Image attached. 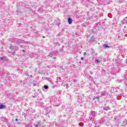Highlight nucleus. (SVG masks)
Listing matches in <instances>:
<instances>
[{
	"instance_id": "1",
	"label": "nucleus",
	"mask_w": 127,
	"mask_h": 127,
	"mask_svg": "<svg viewBox=\"0 0 127 127\" xmlns=\"http://www.w3.org/2000/svg\"><path fill=\"white\" fill-rule=\"evenodd\" d=\"M72 21H73V20L71 18H68V22L69 24H72Z\"/></svg>"
},
{
	"instance_id": "7",
	"label": "nucleus",
	"mask_w": 127,
	"mask_h": 127,
	"mask_svg": "<svg viewBox=\"0 0 127 127\" xmlns=\"http://www.w3.org/2000/svg\"><path fill=\"white\" fill-rule=\"evenodd\" d=\"M44 88L45 89H48V86L45 85V86H44Z\"/></svg>"
},
{
	"instance_id": "11",
	"label": "nucleus",
	"mask_w": 127,
	"mask_h": 127,
	"mask_svg": "<svg viewBox=\"0 0 127 127\" xmlns=\"http://www.w3.org/2000/svg\"><path fill=\"white\" fill-rule=\"evenodd\" d=\"M15 121H16V122H17V121H18V120H17V119H16L15 120Z\"/></svg>"
},
{
	"instance_id": "12",
	"label": "nucleus",
	"mask_w": 127,
	"mask_h": 127,
	"mask_svg": "<svg viewBox=\"0 0 127 127\" xmlns=\"http://www.w3.org/2000/svg\"><path fill=\"white\" fill-rule=\"evenodd\" d=\"M22 51L23 52H25V51L24 50H23Z\"/></svg>"
},
{
	"instance_id": "6",
	"label": "nucleus",
	"mask_w": 127,
	"mask_h": 127,
	"mask_svg": "<svg viewBox=\"0 0 127 127\" xmlns=\"http://www.w3.org/2000/svg\"><path fill=\"white\" fill-rule=\"evenodd\" d=\"M10 49H11V50L13 49V46L11 45V46H10Z\"/></svg>"
},
{
	"instance_id": "2",
	"label": "nucleus",
	"mask_w": 127,
	"mask_h": 127,
	"mask_svg": "<svg viewBox=\"0 0 127 127\" xmlns=\"http://www.w3.org/2000/svg\"><path fill=\"white\" fill-rule=\"evenodd\" d=\"M103 47L105 49L110 48V46H108V45H106V44L104 45Z\"/></svg>"
},
{
	"instance_id": "3",
	"label": "nucleus",
	"mask_w": 127,
	"mask_h": 127,
	"mask_svg": "<svg viewBox=\"0 0 127 127\" xmlns=\"http://www.w3.org/2000/svg\"><path fill=\"white\" fill-rule=\"evenodd\" d=\"M5 108V106L3 105H0V109H4Z\"/></svg>"
},
{
	"instance_id": "9",
	"label": "nucleus",
	"mask_w": 127,
	"mask_h": 127,
	"mask_svg": "<svg viewBox=\"0 0 127 127\" xmlns=\"http://www.w3.org/2000/svg\"><path fill=\"white\" fill-rule=\"evenodd\" d=\"M96 62H97V63H100V62L99 61V60H96Z\"/></svg>"
},
{
	"instance_id": "4",
	"label": "nucleus",
	"mask_w": 127,
	"mask_h": 127,
	"mask_svg": "<svg viewBox=\"0 0 127 127\" xmlns=\"http://www.w3.org/2000/svg\"><path fill=\"white\" fill-rule=\"evenodd\" d=\"M5 58H6V57H2L1 58H0V60H3V59H5Z\"/></svg>"
},
{
	"instance_id": "10",
	"label": "nucleus",
	"mask_w": 127,
	"mask_h": 127,
	"mask_svg": "<svg viewBox=\"0 0 127 127\" xmlns=\"http://www.w3.org/2000/svg\"><path fill=\"white\" fill-rule=\"evenodd\" d=\"M81 60H84V58L81 57Z\"/></svg>"
},
{
	"instance_id": "8",
	"label": "nucleus",
	"mask_w": 127,
	"mask_h": 127,
	"mask_svg": "<svg viewBox=\"0 0 127 127\" xmlns=\"http://www.w3.org/2000/svg\"><path fill=\"white\" fill-rule=\"evenodd\" d=\"M83 55L84 56H86V55H87V53H86V52L83 53Z\"/></svg>"
},
{
	"instance_id": "13",
	"label": "nucleus",
	"mask_w": 127,
	"mask_h": 127,
	"mask_svg": "<svg viewBox=\"0 0 127 127\" xmlns=\"http://www.w3.org/2000/svg\"><path fill=\"white\" fill-rule=\"evenodd\" d=\"M43 38H45V36H43Z\"/></svg>"
},
{
	"instance_id": "5",
	"label": "nucleus",
	"mask_w": 127,
	"mask_h": 127,
	"mask_svg": "<svg viewBox=\"0 0 127 127\" xmlns=\"http://www.w3.org/2000/svg\"><path fill=\"white\" fill-rule=\"evenodd\" d=\"M96 99H100V96H97L96 97L93 98V100H96Z\"/></svg>"
}]
</instances>
